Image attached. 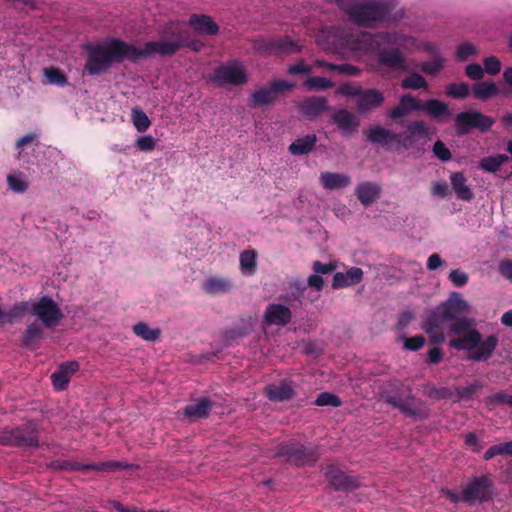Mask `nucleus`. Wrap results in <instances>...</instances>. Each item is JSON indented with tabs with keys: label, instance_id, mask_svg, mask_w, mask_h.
<instances>
[{
	"label": "nucleus",
	"instance_id": "35",
	"mask_svg": "<svg viewBox=\"0 0 512 512\" xmlns=\"http://www.w3.org/2000/svg\"><path fill=\"white\" fill-rule=\"evenodd\" d=\"M253 331L252 318H242L239 326L226 329L224 332V339L226 341H236L241 339L247 335H249Z\"/></svg>",
	"mask_w": 512,
	"mask_h": 512
},
{
	"label": "nucleus",
	"instance_id": "55",
	"mask_svg": "<svg viewBox=\"0 0 512 512\" xmlns=\"http://www.w3.org/2000/svg\"><path fill=\"white\" fill-rule=\"evenodd\" d=\"M484 64V73H488L489 75H496L501 71V61L496 56L486 57L483 61Z\"/></svg>",
	"mask_w": 512,
	"mask_h": 512
},
{
	"label": "nucleus",
	"instance_id": "46",
	"mask_svg": "<svg viewBox=\"0 0 512 512\" xmlns=\"http://www.w3.org/2000/svg\"><path fill=\"white\" fill-rule=\"evenodd\" d=\"M332 121L340 130H349L352 128V113L346 109H340L333 113Z\"/></svg>",
	"mask_w": 512,
	"mask_h": 512
},
{
	"label": "nucleus",
	"instance_id": "5",
	"mask_svg": "<svg viewBox=\"0 0 512 512\" xmlns=\"http://www.w3.org/2000/svg\"><path fill=\"white\" fill-rule=\"evenodd\" d=\"M394 0L384 2L354 3V26H370L372 22L385 21L395 8Z\"/></svg>",
	"mask_w": 512,
	"mask_h": 512
},
{
	"label": "nucleus",
	"instance_id": "49",
	"mask_svg": "<svg viewBox=\"0 0 512 512\" xmlns=\"http://www.w3.org/2000/svg\"><path fill=\"white\" fill-rule=\"evenodd\" d=\"M401 86L404 89L418 90L421 88L426 89L428 87V83L422 75L412 73L402 80Z\"/></svg>",
	"mask_w": 512,
	"mask_h": 512
},
{
	"label": "nucleus",
	"instance_id": "40",
	"mask_svg": "<svg viewBox=\"0 0 512 512\" xmlns=\"http://www.w3.org/2000/svg\"><path fill=\"white\" fill-rule=\"evenodd\" d=\"M509 157L506 154H496L484 157L479 162V168L485 172L495 173L500 167L508 162Z\"/></svg>",
	"mask_w": 512,
	"mask_h": 512
},
{
	"label": "nucleus",
	"instance_id": "50",
	"mask_svg": "<svg viewBox=\"0 0 512 512\" xmlns=\"http://www.w3.org/2000/svg\"><path fill=\"white\" fill-rule=\"evenodd\" d=\"M445 59L441 56H436L433 61L422 62L419 64V68L422 72L428 75H437L444 67Z\"/></svg>",
	"mask_w": 512,
	"mask_h": 512
},
{
	"label": "nucleus",
	"instance_id": "12",
	"mask_svg": "<svg viewBox=\"0 0 512 512\" xmlns=\"http://www.w3.org/2000/svg\"><path fill=\"white\" fill-rule=\"evenodd\" d=\"M493 480L491 475L486 474L470 479L463 489V502L473 505L476 502H486L490 499Z\"/></svg>",
	"mask_w": 512,
	"mask_h": 512
},
{
	"label": "nucleus",
	"instance_id": "10",
	"mask_svg": "<svg viewBox=\"0 0 512 512\" xmlns=\"http://www.w3.org/2000/svg\"><path fill=\"white\" fill-rule=\"evenodd\" d=\"M248 79L245 65L238 60L217 66L209 76V80L219 87L242 86Z\"/></svg>",
	"mask_w": 512,
	"mask_h": 512
},
{
	"label": "nucleus",
	"instance_id": "2",
	"mask_svg": "<svg viewBox=\"0 0 512 512\" xmlns=\"http://www.w3.org/2000/svg\"><path fill=\"white\" fill-rule=\"evenodd\" d=\"M395 42V35L392 33L372 34L354 28V53L356 51L376 53L377 62L380 66L393 71H406L408 66L403 52L397 47H385V45H392Z\"/></svg>",
	"mask_w": 512,
	"mask_h": 512
},
{
	"label": "nucleus",
	"instance_id": "48",
	"mask_svg": "<svg viewBox=\"0 0 512 512\" xmlns=\"http://www.w3.org/2000/svg\"><path fill=\"white\" fill-rule=\"evenodd\" d=\"M6 181L9 189L15 193H25L29 188L28 182L22 178L21 173L9 174L6 178Z\"/></svg>",
	"mask_w": 512,
	"mask_h": 512
},
{
	"label": "nucleus",
	"instance_id": "51",
	"mask_svg": "<svg viewBox=\"0 0 512 512\" xmlns=\"http://www.w3.org/2000/svg\"><path fill=\"white\" fill-rule=\"evenodd\" d=\"M44 75L50 84L63 87L68 83L67 76L58 68H46L44 70Z\"/></svg>",
	"mask_w": 512,
	"mask_h": 512
},
{
	"label": "nucleus",
	"instance_id": "60",
	"mask_svg": "<svg viewBox=\"0 0 512 512\" xmlns=\"http://www.w3.org/2000/svg\"><path fill=\"white\" fill-rule=\"evenodd\" d=\"M466 76L476 82L480 81L484 77V69L480 64L471 63L465 67Z\"/></svg>",
	"mask_w": 512,
	"mask_h": 512
},
{
	"label": "nucleus",
	"instance_id": "44",
	"mask_svg": "<svg viewBox=\"0 0 512 512\" xmlns=\"http://www.w3.org/2000/svg\"><path fill=\"white\" fill-rule=\"evenodd\" d=\"M131 118L133 125L138 132H145L151 125V121L146 113L138 107L132 109Z\"/></svg>",
	"mask_w": 512,
	"mask_h": 512
},
{
	"label": "nucleus",
	"instance_id": "3",
	"mask_svg": "<svg viewBox=\"0 0 512 512\" xmlns=\"http://www.w3.org/2000/svg\"><path fill=\"white\" fill-rule=\"evenodd\" d=\"M187 29L177 21H170L164 24L160 31L159 41H148L144 48H138L140 58L153 54L167 57L175 55L181 48L187 34Z\"/></svg>",
	"mask_w": 512,
	"mask_h": 512
},
{
	"label": "nucleus",
	"instance_id": "7",
	"mask_svg": "<svg viewBox=\"0 0 512 512\" xmlns=\"http://www.w3.org/2000/svg\"><path fill=\"white\" fill-rule=\"evenodd\" d=\"M495 120L476 110H468L459 112L454 118L455 133L459 137L468 136L473 129L481 133H486L491 130Z\"/></svg>",
	"mask_w": 512,
	"mask_h": 512
},
{
	"label": "nucleus",
	"instance_id": "24",
	"mask_svg": "<svg viewBox=\"0 0 512 512\" xmlns=\"http://www.w3.org/2000/svg\"><path fill=\"white\" fill-rule=\"evenodd\" d=\"M265 395L274 402L289 401L295 396L293 382L290 380H282L278 385H268L265 388Z\"/></svg>",
	"mask_w": 512,
	"mask_h": 512
},
{
	"label": "nucleus",
	"instance_id": "42",
	"mask_svg": "<svg viewBox=\"0 0 512 512\" xmlns=\"http://www.w3.org/2000/svg\"><path fill=\"white\" fill-rule=\"evenodd\" d=\"M133 332L136 336L149 342H155L160 338L161 330L152 329L144 322H138L133 326Z\"/></svg>",
	"mask_w": 512,
	"mask_h": 512
},
{
	"label": "nucleus",
	"instance_id": "6",
	"mask_svg": "<svg viewBox=\"0 0 512 512\" xmlns=\"http://www.w3.org/2000/svg\"><path fill=\"white\" fill-rule=\"evenodd\" d=\"M275 456L284 457L286 462L296 467H304L313 466L318 461L320 453L315 447L289 442L278 445Z\"/></svg>",
	"mask_w": 512,
	"mask_h": 512
},
{
	"label": "nucleus",
	"instance_id": "29",
	"mask_svg": "<svg viewBox=\"0 0 512 512\" xmlns=\"http://www.w3.org/2000/svg\"><path fill=\"white\" fill-rule=\"evenodd\" d=\"M320 183L326 190H338L347 187L351 183L349 175L335 172H322L319 177Z\"/></svg>",
	"mask_w": 512,
	"mask_h": 512
},
{
	"label": "nucleus",
	"instance_id": "14",
	"mask_svg": "<svg viewBox=\"0 0 512 512\" xmlns=\"http://www.w3.org/2000/svg\"><path fill=\"white\" fill-rule=\"evenodd\" d=\"M449 323L439 307L426 312L422 322V329L429 335L430 344H442L445 342V334L443 330Z\"/></svg>",
	"mask_w": 512,
	"mask_h": 512
},
{
	"label": "nucleus",
	"instance_id": "36",
	"mask_svg": "<svg viewBox=\"0 0 512 512\" xmlns=\"http://www.w3.org/2000/svg\"><path fill=\"white\" fill-rule=\"evenodd\" d=\"M232 283L228 278L211 277L203 285V289L209 294L227 293L231 290Z\"/></svg>",
	"mask_w": 512,
	"mask_h": 512
},
{
	"label": "nucleus",
	"instance_id": "21",
	"mask_svg": "<svg viewBox=\"0 0 512 512\" xmlns=\"http://www.w3.org/2000/svg\"><path fill=\"white\" fill-rule=\"evenodd\" d=\"M422 100L407 93L399 98L397 106L388 111L387 116L392 120L403 118L412 111H421Z\"/></svg>",
	"mask_w": 512,
	"mask_h": 512
},
{
	"label": "nucleus",
	"instance_id": "43",
	"mask_svg": "<svg viewBox=\"0 0 512 512\" xmlns=\"http://www.w3.org/2000/svg\"><path fill=\"white\" fill-rule=\"evenodd\" d=\"M496 456H512V441H507L490 446L483 455L488 461Z\"/></svg>",
	"mask_w": 512,
	"mask_h": 512
},
{
	"label": "nucleus",
	"instance_id": "15",
	"mask_svg": "<svg viewBox=\"0 0 512 512\" xmlns=\"http://www.w3.org/2000/svg\"><path fill=\"white\" fill-rule=\"evenodd\" d=\"M51 466L53 468H57L60 470L67 471H114L120 469H129L131 465L120 462V461H106L100 463H89L83 464L80 462H72V461H54Z\"/></svg>",
	"mask_w": 512,
	"mask_h": 512
},
{
	"label": "nucleus",
	"instance_id": "63",
	"mask_svg": "<svg viewBox=\"0 0 512 512\" xmlns=\"http://www.w3.org/2000/svg\"><path fill=\"white\" fill-rule=\"evenodd\" d=\"M425 342L424 336L416 335L405 339L404 348L410 351H418L424 346Z\"/></svg>",
	"mask_w": 512,
	"mask_h": 512
},
{
	"label": "nucleus",
	"instance_id": "11",
	"mask_svg": "<svg viewBox=\"0 0 512 512\" xmlns=\"http://www.w3.org/2000/svg\"><path fill=\"white\" fill-rule=\"evenodd\" d=\"M31 315L36 316L47 329L57 326L64 317L59 304L49 296H42L32 303Z\"/></svg>",
	"mask_w": 512,
	"mask_h": 512
},
{
	"label": "nucleus",
	"instance_id": "13",
	"mask_svg": "<svg viewBox=\"0 0 512 512\" xmlns=\"http://www.w3.org/2000/svg\"><path fill=\"white\" fill-rule=\"evenodd\" d=\"M294 84L285 80H274L269 86H262L256 89L250 97V106L252 108L272 105L278 100V95L282 92L292 90Z\"/></svg>",
	"mask_w": 512,
	"mask_h": 512
},
{
	"label": "nucleus",
	"instance_id": "22",
	"mask_svg": "<svg viewBox=\"0 0 512 512\" xmlns=\"http://www.w3.org/2000/svg\"><path fill=\"white\" fill-rule=\"evenodd\" d=\"M214 405L215 403L211 399L201 397L186 405L183 408V414L190 422H195L207 418Z\"/></svg>",
	"mask_w": 512,
	"mask_h": 512
},
{
	"label": "nucleus",
	"instance_id": "38",
	"mask_svg": "<svg viewBox=\"0 0 512 512\" xmlns=\"http://www.w3.org/2000/svg\"><path fill=\"white\" fill-rule=\"evenodd\" d=\"M275 56H288L301 52V46L289 36L275 39Z\"/></svg>",
	"mask_w": 512,
	"mask_h": 512
},
{
	"label": "nucleus",
	"instance_id": "25",
	"mask_svg": "<svg viewBox=\"0 0 512 512\" xmlns=\"http://www.w3.org/2000/svg\"><path fill=\"white\" fill-rule=\"evenodd\" d=\"M44 338L43 327L37 323L32 322L27 325L26 329L20 337V345L29 350H35L40 347V341Z\"/></svg>",
	"mask_w": 512,
	"mask_h": 512
},
{
	"label": "nucleus",
	"instance_id": "27",
	"mask_svg": "<svg viewBox=\"0 0 512 512\" xmlns=\"http://www.w3.org/2000/svg\"><path fill=\"white\" fill-rule=\"evenodd\" d=\"M385 401L392 407L399 409L406 417H416L419 415V411L414 405L415 398L410 394L406 397H402L399 394L387 395Z\"/></svg>",
	"mask_w": 512,
	"mask_h": 512
},
{
	"label": "nucleus",
	"instance_id": "17",
	"mask_svg": "<svg viewBox=\"0 0 512 512\" xmlns=\"http://www.w3.org/2000/svg\"><path fill=\"white\" fill-rule=\"evenodd\" d=\"M80 369L78 361H67L59 365V367L51 374V382L56 391H64L67 389L71 377Z\"/></svg>",
	"mask_w": 512,
	"mask_h": 512
},
{
	"label": "nucleus",
	"instance_id": "30",
	"mask_svg": "<svg viewBox=\"0 0 512 512\" xmlns=\"http://www.w3.org/2000/svg\"><path fill=\"white\" fill-rule=\"evenodd\" d=\"M367 138L371 143L381 144L384 147L390 148L395 144L399 136L397 133L386 128L375 126L369 130Z\"/></svg>",
	"mask_w": 512,
	"mask_h": 512
},
{
	"label": "nucleus",
	"instance_id": "58",
	"mask_svg": "<svg viewBox=\"0 0 512 512\" xmlns=\"http://www.w3.org/2000/svg\"><path fill=\"white\" fill-rule=\"evenodd\" d=\"M477 53L476 48L470 43H463L458 46L456 51V59L459 62L466 61L470 56Z\"/></svg>",
	"mask_w": 512,
	"mask_h": 512
},
{
	"label": "nucleus",
	"instance_id": "59",
	"mask_svg": "<svg viewBox=\"0 0 512 512\" xmlns=\"http://www.w3.org/2000/svg\"><path fill=\"white\" fill-rule=\"evenodd\" d=\"M156 145L155 139L150 135H144L137 138L135 146L138 150L143 152H150L154 150Z\"/></svg>",
	"mask_w": 512,
	"mask_h": 512
},
{
	"label": "nucleus",
	"instance_id": "28",
	"mask_svg": "<svg viewBox=\"0 0 512 512\" xmlns=\"http://www.w3.org/2000/svg\"><path fill=\"white\" fill-rule=\"evenodd\" d=\"M450 182L457 199L467 202L473 200L474 192L463 172H453Z\"/></svg>",
	"mask_w": 512,
	"mask_h": 512
},
{
	"label": "nucleus",
	"instance_id": "52",
	"mask_svg": "<svg viewBox=\"0 0 512 512\" xmlns=\"http://www.w3.org/2000/svg\"><path fill=\"white\" fill-rule=\"evenodd\" d=\"M253 49L264 55H275V39L258 38L252 42Z\"/></svg>",
	"mask_w": 512,
	"mask_h": 512
},
{
	"label": "nucleus",
	"instance_id": "39",
	"mask_svg": "<svg viewBox=\"0 0 512 512\" xmlns=\"http://www.w3.org/2000/svg\"><path fill=\"white\" fill-rule=\"evenodd\" d=\"M325 474L330 485L336 490H346L348 488L349 479L341 470L334 466H328Z\"/></svg>",
	"mask_w": 512,
	"mask_h": 512
},
{
	"label": "nucleus",
	"instance_id": "61",
	"mask_svg": "<svg viewBox=\"0 0 512 512\" xmlns=\"http://www.w3.org/2000/svg\"><path fill=\"white\" fill-rule=\"evenodd\" d=\"M448 279L455 287H463L468 283V274L460 269H454L449 273Z\"/></svg>",
	"mask_w": 512,
	"mask_h": 512
},
{
	"label": "nucleus",
	"instance_id": "4",
	"mask_svg": "<svg viewBox=\"0 0 512 512\" xmlns=\"http://www.w3.org/2000/svg\"><path fill=\"white\" fill-rule=\"evenodd\" d=\"M498 342V337L493 334L482 339L481 333L474 328L450 339L449 346L456 350L467 351L469 360L480 362L487 361L493 355Z\"/></svg>",
	"mask_w": 512,
	"mask_h": 512
},
{
	"label": "nucleus",
	"instance_id": "33",
	"mask_svg": "<svg viewBox=\"0 0 512 512\" xmlns=\"http://www.w3.org/2000/svg\"><path fill=\"white\" fill-rule=\"evenodd\" d=\"M317 142L315 134H308L294 140L288 147L289 152L294 156H301L311 152Z\"/></svg>",
	"mask_w": 512,
	"mask_h": 512
},
{
	"label": "nucleus",
	"instance_id": "54",
	"mask_svg": "<svg viewBox=\"0 0 512 512\" xmlns=\"http://www.w3.org/2000/svg\"><path fill=\"white\" fill-rule=\"evenodd\" d=\"M315 404L317 406L339 407L341 405V400L335 394H332V393H329V392H322L316 398Z\"/></svg>",
	"mask_w": 512,
	"mask_h": 512
},
{
	"label": "nucleus",
	"instance_id": "41",
	"mask_svg": "<svg viewBox=\"0 0 512 512\" xmlns=\"http://www.w3.org/2000/svg\"><path fill=\"white\" fill-rule=\"evenodd\" d=\"M475 328V322L473 319L462 315L458 318H455L449 322V330L452 334L460 336L466 331L472 330Z\"/></svg>",
	"mask_w": 512,
	"mask_h": 512
},
{
	"label": "nucleus",
	"instance_id": "47",
	"mask_svg": "<svg viewBox=\"0 0 512 512\" xmlns=\"http://www.w3.org/2000/svg\"><path fill=\"white\" fill-rule=\"evenodd\" d=\"M446 94L455 99H465L470 94V86L466 82L451 83L446 88Z\"/></svg>",
	"mask_w": 512,
	"mask_h": 512
},
{
	"label": "nucleus",
	"instance_id": "16",
	"mask_svg": "<svg viewBox=\"0 0 512 512\" xmlns=\"http://www.w3.org/2000/svg\"><path fill=\"white\" fill-rule=\"evenodd\" d=\"M357 97V109L360 113L370 112L384 102L383 94L376 89L362 90L354 86V98Z\"/></svg>",
	"mask_w": 512,
	"mask_h": 512
},
{
	"label": "nucleus",
	"instance_id": "57",
	"mask_svg": "<svg viewBox=\"0 0 512 512\" xmlns=\"http://www.w3.org/2000/svg\"><path fill=\"white\" fill-rule=\"evenodd\" d=\"M434 155L441 161H449L452 158L450 150L447 148L444 142L437 140L432 149Z\"/></svg>",
	"mask_w": 512,
	"mask_h": 512
},
{
	"label": "nucleus",
	"instance_id": "34",
	"mask_svg": "<svg viewBox=\"0 0 512 512\" xmlns=\"http://www.w3.org/2000/svg\"><path fill=\"white\" fill-rule=\"evenodd\" d=\"M473 97L479 100H488L499 94V88L493 81H478L472 85Z\"/></svg>",
	"mask_w": 512,
	"mask_h": 512
},
{
	"label": "nucleus",
	"instance_id": "45",
	"mask_svg": "<svg viewBox=\"0 0 512 512\" xmlns=\"http://www.w3.org/2000/svg\"><path fill=\"white\" fill-rule=\"evenodd\" d=\"M333 86L334 83L331 80L324 77H309L304 81V87L310 91H324L329 88H332Z\"/></svg>",
	"mask_w": 512,
	"mask_h": 512
},
{
	"label": "nucleus",
	"instance_id": "18",
	"mask_svg": "<svg viewBox=\"0 0 512 512\" xmlns=\"http://www.w3.org/2000/svg\"><path fill=\"white\" fill-rule=\"evenodd\" d=\"M438 307L449 322L464 315L469 310L467 301L458 292H452L449 298Z\"/></svg>",
	"mask_w": 512,
	"mask_h": 512
},
{
	"label": "nucleus",
	"instance_id": "9",
	"mask_svg": "<svg viewBox=\"0 0 512 512\" xmlns=\"http://www.w3.org/2000/svg\"><path fill=\"white\" fill-rule=\"evenodd\" d=\"M318 42L324 49L344 58L352 55V30L350 28L333 26L318 37Z\"/></svg>",
	"mask_w": 512,
	"mask_h": 512
},
{
	"label": "nucleus",
	"instance_id": "32",
	"mask_svg": "<svg viewBox=\"0 0 512 512\" xmlns=\"http://www.w3.org/2000/svg\"><path fill=\"white\" fill-rule=\"evenodd\" d=\"M421 111H425L429 116L439 121L451 115L448 105L438 99H428L421 103Z\"/></svg>",
	"mask_w": 512,
	"mask_h": 512
},
{
	"label": "nucleus",
	"instance_id": "19",
	"mask_svg": "<svg viewBox=\"0 0 512 512\" xmlns=\"http://www.w3.org/2000/svg\"><path fill=\"white\" fill-rule=\"evenodd\" d=\"M328 109V100L323 96L306 97L298 105L299 113L309 120L316 119L322 112Z\"/></svg>",
	"mask_w": 512,
	"mask_h": 512
},
{
	"label": "nucleus",
	"instance_id": "31",
	"mask_svg": "<svg viewBox=\"0 0 512 512\" xmlns=\"http://www.w3.org/2000/svg\"><path fill=\"white\" fill-rule=\"evenodd\" d=\"M381 193V186L374 182L359 183L356 188V195L360 202L368 206L377 200Z\"/></svg>",
	"mask_w": 512,
	"mask_h": 512
},
{
	"label": "nucleus",
	"instance_id": "56",
	"mask_svg": "<svg viewBox=\"0 0 512 512\" xmlns=\"http://www.w3.org/2000/svg\"><path fill=\"white\" fill-rule=\"evenodd\" d=\"M32 143H35V145L39 144L38 135L35 132H29L19 138L15 144V149L18 151L19 156L21 155L22 150Z\"/></svg>",
	"mask_w": 512,
	"mask_h": 512
},
{
	"label": "nucleus",
	"instance_id": "37",
	"mask_svg": "<svg viewBox=\"0 0 512 512\" xmlns=\"http://www.w3.org/2000/svg\"><path fill=\"white\" fill-rule=\"evenodd\" d=\"M240 270L244 275H254L257 269V252L246 249L240 254Z\"/></svg>",
	"mask_w": 512,
	"mask_h": 512
},
{
	"label": "nucleus",
	"instance_id": "26",
	"mask_svg": "<svg viewBox=\"0 0 512 512\" xmlns=\"http://www.w3.org/2000/svg\"><path fill=\"white\" fill-rule=\"evenodd\" d=\"M189 25L199 35L213 36L219 32V26L213 19L204 14H192L189 18Z\"/></svg>",
	"mask_w": 512,
	"mask_h": 512
},
{
	"label": "nucleus",
	"instance_id": "62",
	"mask_svg": "<svg viewBox=\"0 0 512 512\" xmlns=\"http://www.w3.org/2000/svg\"><path fill=\"white\" fill-rule=\"evenodd\" d=\"M480 388L481 385L476 382L466 386L457 387L456 393L461 399H470Z\"/></svg>",
	"mask_w": 512,
	"mask_h": 512
},
{
	"label": "nucleus",
	"instance_id": "1",
	"mask_svg": "<svg viewBox=\"0 0 512 512\" xmlns=\"http://www.w3.org/2000/svg\"><path fill=\"white\" fill-rule=\"evenodd\" d=\"M84 49L87 53L84 70L90 76L106 72L115 62H137L140 59L136 46L118 38H108L102 44H86Z\"/></svg>",
	"mask_w": 512,
	"mask_h": 512
},
{
	"label": "nucleus",
	"instance_id": "64",
	"mask_svg": "<svg viewBox=\"0 0 512 512\" xmlns=\"http://www.w3.org/2000/svg\"><path fill=\"white\" fill-rule=\"evenodd\" d=\"M489 401L494 405H509L512 406V395L504 391L497 392L489 397Z\"/></svg>",
	"mask_w": 512,
	"mask_h": 512
},
{
	"label": "nucleus",
	"instance_id": "20",
	"mask_svg": "<svg viewBox=\"0 0 512 512\" xmlns=\"http://www.w3.org/2000/svg\"><path fill=\"white\" fill-rule=\"evenodd\" d=\"M306 291L307 285L302 280L289 281L285 292L280 295V300L291 307L302 306Z\"/></svg>",
	"mask_w": 512,
	"mask_h": 512
},
{
	"label": "nucleus",
	"instance_id": "53",
	"mask_svg": "<svg viewBox=\"0 0 512 512\" xmlns=\"http://www.w3.org/2000/svg\"><path fill=\"white\" fill-rule=\"evenodd\" d=\"M407 133H410L415 138H426L430 135V130L422 120L411 122L407 128Z\"/></svg>",
	"mask_w": 512,
	"mask_h": 512
},
{
	"label": "nucleus",
	"instance_id": "23",
	"mask_svg": "<svg viewBox=\"0 0 512 512\" xmlns=\"http://www.w3.org/2000/svg\"><path fill=\"white\" fill-rule=\"evenodd\" d=\"M292 319L289 307L282 304H269L266 307L264 320L268 325L285 326Z\"/></svg>",
	"mask_w": 512,
	"mask_h": 512
},
{
	"label": "nucleus",
	"instance_id": "8",
	"mask_svg": "<svg viewBox=\"0 0 512 512\" xmlns=\"http://www.w3.org/2000/svg\"><path fill=\"white\" fill-rule=\"evenodd\" d=\"M0 445L19 448L39 447L36 423L27 422L13 429L1 430Z\"/></svg>",
	"mask_w": 512,
	"mask_h": 512
}]
</instances>
